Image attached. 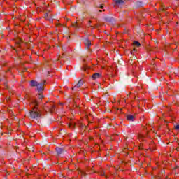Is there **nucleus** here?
I'll return each instance as SVG.
<instances>
[{"label": "nucleus", "instance_id": "f257e3e1", "mask_svg": "<svg viewBox=\"0 0 179 179\" xmlns=\"http://www.w3.org/2000/svg\"><path fill=\"white\" fill-rule=\"evenodd\" d=\"M31 106H34L32 110L30 111V117L32 120H37V118H40L41 117V113L40 110L37 108L38 106V102L36 100H33L31 102Z\"/></svg>", "mask_w": 179, "mask_h": 179}, {"label": "nucleus", "instance_id": "f03ea898", "mask_svg": "<svg viewBox=\"0 0 179 179\" xmlns=\"http://www.w3.org/2000/svg\"><path fill=\"white\" fill-rule=\"evenodd\" d=\"M44 83H45V81H43V83H38V85L36 86V87L38 93L44 90Z\"/></svg>", "mask_w": 179, "mask_h": 179}, {"label": "nucleus", "instance_id": "7ed1b4c3", "mask_svg": "<svg viewBox=\"0 0 179 179\" xmlns=\"http://www.w3.org/2000/svg\"><path fill=\"white\" fill-rule=\"evenodd\" d=\"M82 85H83V83L82 82V80H80L77 85L73 87V90H75V89H79Z\"/></svg>", "mask_w": 179, "mask_h": 179}, {"label": "nucleus", "instance_id": "20e7f679", "mask_svg": "<svg viewBox=\"0 0 179 179\" xmlns=\"http://www.w3.org/2000/svg\"><path fill=\"white\" fill-rule=\"evenodd\" d=\"M100 78H101V74L99 73H95L92 75V78L94 79V80H96V79H99Z\"/></svg>", "mask_w": 179, "mask_h": 179}, {"label": "nucleus", "instance_id": "39448f33", "mask_svg": "<svg viewBox=\"0 0 179 179\" xmlns=\"http://www.w3.org/2000/svg\"><path fill=\"white\" fill-rule=\"evenodd\" d=\"M38 85V83L37 81L31 80L30 82V86H31L32 87H34L37 86Z\"/></svg>", "mask_w": 179, "mask_h": 179}, {"label": "nucleus", "instance_id": "423d86ee", "mask_svg": "<svg viewBox=\"0 0 179 179\" xmlns=\"http://www.w3.org/2000/svg\"><path fill=\"white\" fill-rule=\"evenodd\" d=\"M127 118L128 121H134L135 120V116H134L132 115H128L127 116Z\"/></svg>", "mask_w": 179, "mask_h": 179}, {"label": "nucleus", "instance_id": "0eeeda50", "mask_svg": "<svg viewBox=\"0 0 179 179\" xmlns=\"http://www.w3.org/2000/svg\"><path fill=\"white\" fill-rule=\"evenodd\" d=\"M116 5H122L124 3L123 0H113Z\"/></svg>", "mask_w": 179, "mask_h": 179}, {"label": "nucleus", "instance_id": "6e6552de", "mask_svg": "<svg viewBox=\"0 0 179 179\" xmlns=\"http://www.w3.org/2000/svg\"><path fill=\"white\" fill-rule=\"evenodd\" d=\"M85 45L87 46V48H90V45H92V42L88 39L85 40Z\"/></svg>", "mask_w": 179, "mask_h": 179}, {"label": "nucleus", "instance_id": "1a4fd4ad", "mask_svg": "<svg viewBox=\"0 0 179 179\" xmlns=\"http://www.w3.org/2000/svg\"><path fill=\"white\" fill-rule=\"evenodd\" d=\"M68 127L71 129H73L75 128V123L73 122H71V123L68 124Z\"/></svg>", "mask_w": 179, "mask_h": 179}, {"label": "nucleus", "instance_id": "9d476101", "mask_svg": "<svg viewBox=\"0 0 179 179\" xmlns=\"http://www.w3.org/2000/svg\"><path fill=\"white\" fill-rule=\"evenodd\" d=\"M56 152L59 155H61V153H62V152H64V149L59 148H56Z\"/></svg>", "mask_w": 179, "mask_h": 179}, {"label": "nucleus", "instance_id": "9b49d317", "mask_svg": "<svg viewBox=\"0 0 179 179\" xmlns=\"http://www.w3.org/2000/svg\"><path fill=\"white\" fill-rule=\"evenodd\" d=\"M133 45H135L136 47H141V43L136 41L133 43Z\"/></svg>", "mask_w": 179, "mask_h": 179}, {"label": "nucleus", "instance_id": "f8f14e48", "mask_svg": "<svg viewBox=\"0 0 179 179\" xmlns=\"http://www.w3.org/2000/svg\"><path fill=\"white\" fill-rule=\"evenodd\" d=\"M138 139L139 141H145V136L142 134H139L138 135Z\"/></svg>", "mask_w": 179, "mask_h": 179}, {"label": "nucleus", "instance_id": "ddd939ff", "mask_svg": "<svg viewBox=\"0 0 179 179\" xmlns=\"http://www.w3.org/2000/svg\"><path fill=\"white\" fill-rule=\"evenodd\" d=\"M55 108V106H52L51 108L50 109V113H53Z\"/></svg>", "mask_w": 179, "mask_h": 179}, {"label": "nucleus", "instance_id": "4468645a", "mask_svg": "<svg viewBox=\"0 0 179 179\" xmlns=\"http://www.w3.org/2000/svg\"><path fill=\"white\" fill-rule=\"evenodd\" d=\"M38 97V99H39L40 100H42V99H43L44 96H43V94H40Z\"/></svg>", "mask_w": 179, "mask_h": 179}, {"label": "nucleus", "instance_id": "2eb2a0df", "mask_svg": "<svg viewBox=\"0 0 179 179\" xmlns=\"http://www.w3.org/2000/svg\"><path fill=\"white\" fill-rule=\"evenodd\" d=\"M175 129H176L177 131H179V124H177L176 126H175Z\"/></svg>", "mask_w": 179, "mask_h": 179}, {"label": "nucleus", "instance_id": "dca6fc26", "mask_svg": "<svg viewBox=\"0 0 179 179\" xmlns=\"http://www.w3.org/2000/svg\"><path fill=\"white\" fill-rule=\"evenodd\" d=\"M73 27H78V22H76L75 24H73Z\"/></svg>", "mask_w": 179, "mask_h": 179}, {"label": "nucleus", "instance_id": "f3484780", "mask_svg": "<svg viewBox=\"0 0 179 179\" xmlns=\"http://www.w3.org/2000/svg\"><path fill=\"white\" fill-rule=\"evenodd\" d=\"M81 129H84V130L86 129V126H82V127H81Z\"/></svg>", "mask_w": 179, "mask_h": 179}, {"label": "nucleus", "instance_id": "a211bd4d", "mask_svg": "<svg viewBox=\"0 0 179 179\" xmlns=\"http://www.w3.org/2000/svg\"><path fill=\"white\" fill-rule=\"evenodd\" d=\"M47 16H48V14H45V19H47V20H48V18H47Z\"/></svg>", "mask_w": 179, "mask_h": 179}, {"label": "nucleus", "instance_id": "6ab92c4d", "mask_svg": "<svg viewBox=\"0 0 179 179\" xmlns=\"http://www.w3.org/2000/svg\"><path fill=\"white\" fill-rule=\"evenodd\" d=\"M16 45H17V47H20V43H17Z\"/></svg>", "mask_w": 179, "mask_h": 179}, {"label": "nucleus", "instance_id": "aec40b11", "mask_svg": "<svg viewBox=\"0 0 179 179\" xmlns=\"http://www.w3.org/2000/svg\"><path fill=\"white\" fill-rule=\"evenodd\" d=\"M101 176H106V173L102 172V173H101Z\"/></svg>", "mask_w": 179, "mask_h": 179}, {"label": "nucleus", "instance_id": "412c9836", "mask_svg": "<svg viewBox=\"0 0 179 179\" xmlns=\"http://www.w3.org/2000/svg\"><path fill=\"white\" fill-rule=\"evenodd\" d=\"M103 8H104V6H103V5H101V6H100V8H101V9H103Z\"/></svg>", "mask_w": 179, "mask_h": 179}, {"label": "nucleus", "instance_id": "4be33fe9", "mask_svg": "<svg viewBox=\"0 0 179 179\" xmlns=\"http://www.w3.org/2000/svg\"><path fill=\"white\" fill-rule=\"evenodd\" d=\"M135 51H136V49L134 48V49L133 50V52H135Z\"/></svg>", "mask_w": 179, "mask_h": 179}, {"label": "nucleus", "instance_id": "5701e85b", "mask_svg": "<svg viewBox=\"0 0 179 179\" xmlns=\"http://www.w3.org/2000/svg\"><path fill=\"white\" fill-rule=\"evenodd\" d=\"M90 23H92V21H90V22H89V26H90Z\"/></svg>", "mask_w": 179, "mask_h": 179}, {"label": "nucleus", "instance_id": "b1692460", "mask_svg": "<svg viewBox=\"0 0 179 179\" xmlns=\"http://www.w3.org/2000/svg\"><path fill=\"white\" fill-rule=\"evenodd\" d=\"M91 27H92V29H94V27H92V26H90Z\"/></svg>", "mask_w": 179, "mask_h": 179}, {"label": "nucleus", "instance_id": "393cba45", "mask_svg": "<svg viewBox=\"0 0 179 179\" xmlns=\"http://www.w3.org/2000/svg\"><path fill=\"white\" fill-rule=\"evenodd\" d=\"M90 139L92 140V139H93V138H90Z\"/></svg>", "mask_w": 179, "mask_h": 179}]
</instances>
